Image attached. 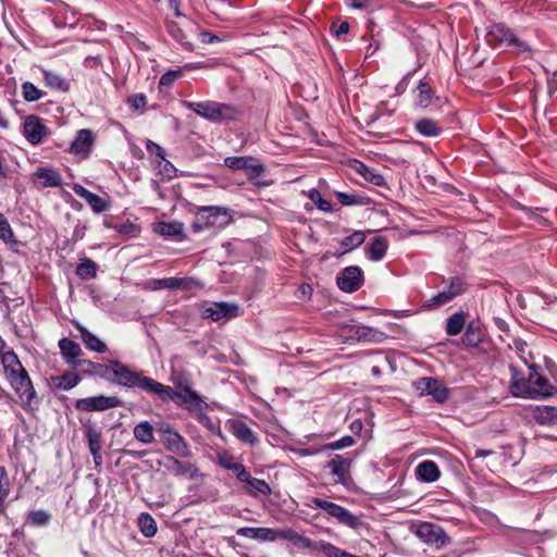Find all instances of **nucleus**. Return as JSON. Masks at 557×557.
<instances>
[{
  "label": "nucleus",
  "instance_id": "1",
  "mask_svg": "<svg viewBox=\"0 0 557 557\" xmlns=\"http://www.w3.org/2000/svg\"><path fill=\"white\" fill-rule=\"evenodd\" d=\"M111 375L109 382L127 388H138L149 395L156 396L159 383L141 371H134L119 360H111Z\"/></svg>",
  "mask_w": 557,
  "mask_h": 557
},
{
  "label": "nucleus",
  "instance_id": "2",
  "mask_svg": "<svg viewBox=\"0 0 557 557\" xmlns=\"http://www.w3.org/2000/svg\"><path fill=\"white\" fill-rule=\"evenodd\" d=\"M184 106L188 110L198 114L199 116L213 123H225L230 121H236L240 113L235 106L218 101H185Z\"/></svg>",
  "mask_w": 557,
  "mask_h": 557
},
{
  "label": "nucleus",
  "instance_id": "3",
  "mask_svg": "<svg viewBox=\"0 0 557 557\" xmlns=\"http://www.w3.org/2000/svg\"><path fill=\"white\" fill-rule=\"evenodd\" d=\"M233 221L231 210L223 207H201L195 214L191 231L200 233L210 228H223Z\"/></svg>",
  "mask_w": 557,
  "mask_h": 557
},
{
  "label": "nucleus",
  "instance_id": "4",
  "mask_svg": "<svg viewBox=\"0 0 557 557\" xmlns=\"http://www.w3.org/2000/svg\"><path fill=\"white\" fill-rule=\"evenodd\" d=\"M311 504L315 508L324 510L330 517L334 518L339 524L345 525L355 531L368 530L369 523L363 521L359 516L354 515L345 507L333 502L319 497H312Z\"/></svg>",
  "mask_w": 557,
  "mask_h": 557
},
{
  "label": "nucleus",
  "instance_id": "5",
  "mask_svg": "<svg viewBox=\"0 0 557 557\" xmlns=\"http://www.w3.org/2000/svg\"><path fill=\"white\" fill-rule=\"evenodd\" d=\"M486 44L492 48L511 47L518 52H525L530 47L520 40L512 30L503 23L491 25L485 35Z\"/></svg>",
  "mask_w": 557,
  "mask_h": 557
},
{
  "label": "nucleus",
  "instance_id": "6",
  "mask_svg": "<svg viewBox=\"0 0 557 557\" xmlns=\"http://www.w3.org/2000/svg\"><path fill=\"white\" fill-rule=\"evenodd\" d=\"M154 397L164 403L172 400L176 406L189 411L200 409L203 403L201 396L193 388L186 392H176L163 383H159Z\"/></svg>",
  "mask_w": 557,
  "mask_h": 557
},
{
  "label": "nucleus",
  "instance_id": "7",
  "mask_svg": "<svg viewBox=\"0 0 557 557\" xmlns=\"http://www.w3.org/2000/svg\"><path fill=\"white\" fill-rule=\"evenodd\" d=\"M445 282L448 283V287L426 300L424 306L428 309L438 308L448 304L456 297L465 294L469 287L467 278L461 275L451 276Z\"/></svg>",
  "mask_w": 557,
  "mask_h": 557
},
{
  "label": "nucleus",
  "instance_id": "8",
  "mask_svg": "<svg viewBox=\"0 0 557 557\" xmlns=\"http://www.w3.org/2000/svg\"><path fill=\"white\" fill-rule=\"evenodd\" d=\"M164 448L182 458H189L191 450L187 441L170 424H161L158 428Z\"/></svg>",
  "mask_w": 557,
  "mask_h": 557
},
{
  "label": "nucleus",
  "instance_id": "9",
  "mask_svg": "<svg viewBox=\"0 0 557 557\" xmlns=\"http://www.w3.org/2000/svg\"><path fill=\"white\" fill-rule=\"evenodd\" d=\"M123 401L117 396H91L79 398L75 401V409L83 412L106 411L116 407H121Z\"/></svg>",
  "mask_w": 557,
  "mask_h": 557
},
{
  "label": "nucleus",
  "instance_id": "10",
  "mask_svg": "<svg viewBox=\"0 0 557 557\" xmlns=\"http://www.w3.org/2000/svg\"><path fill=\"white\" fill-rule=\"evenodd\" d=\"M22 134L33 146H37L50 134L45 121L36 114H29L22 124Z\"/></svg>",
  "mask_w": 557,
  "mask_h": 557
},
{
  "label": "nucleus",
  "instance_id": "11",
  "mask_svg": "<svg viewBox=\"0 0 557 557\" xmlns=\"http://www.w3.org/2000/svg\"><path fill=\"white\" fill-rule=\"evenodd\" d=\"M413 386L420 396L430 395L440 404L446 403L449 398L447 386L435 377H420L413 383Z\"/></svg>",
  "mask_w": 557,
  "mask_h": 557
},
{
  "label": "nucleus",
  "instance_id": "12",
  "mask_svg": "<svg viewBox=\"0 0 557 557\" xmlns=\"http://www.w3.org/2000/svg\"><path fill=\"white\" fill-rule=\"evenodd\" d=\"M416 535L425 544L441 548L449 542V537L444 529L432 522H421Z\"/></svg>",
  "mask_w": 557,
  "mask_h": 557
},
{
  "label": "nucleus",
  "instance_id": "13",
  "mask_svg": "<svg viewBox=\"0 0 557 557\" xmlns=\"http://www.w3.org/2000/svg\"><path fill=\"white\" fill-rule=\"evenodd\" d=\"M364 283V275L361 268L349 265L342 270L336 277L338 288L345 293H355Z\"/></svg>",
  "mask_w": 557,
  "mask_h": 557
},
{
  "label": "nucleus",
  "instance_id": "14",
  "mask_svg": "<svg viewBox=\"0 0 557 557\" xmlns=\"http://www.w3.org/2000/svg\"><path fill=\"white\" fill-rule=\"evenodd\" d=\"M9 380L22 404L24 406H32L36 399V391L27 371L20 369V373L9 377Z\"/></svg>",
  "mask_w": 557,
  "mask_h": 557
},
{
  "label": "nucleus",
  "instance_id": "15",
  "mask_svg": "<svg viewBox=\"0 0 557 557\" xmlns=\"http://www.w3.org/2000/svg\"><path fill=\"white\" fill-rule=\"evenodd\" d=\"M159 465L163 466L166 471L174 476H184L194 480L200 474L197 466L188 461H182L172 455H166L159 461Z\"/></svg>",
  "mask_w": 557,
  "mask_h": 557
},
{
  "label": "nucleus",
  "instance_id": "16",
  "mask_svg": "<svg viewBox=\"0 0 557 557\" xmlns=\"http://www.w3.org/2000/svg\"><path fill=\"white\" fill-rule=\"evenodd\" d=\"M539 367L534 363L528 367L531 370V393L529 398H536L540 396H553L557 393V387L553 385L549 380L539 372Z\"/></svg>",
  "mask_w": 557,
  "mask_h": 557
},
{
  "label": "nucleus",
  "instance_id": "17",
  "mask_svg": "<svg viewBox=\"0 0 557 557\" xmlns=\"http://www.w3.org/2000/svg\"><path fill=\"white\" fill-rule=\"evenodd\" d=\"M510 391L513 396L529 398L531 391V370H528V375L520 370L517 366L510 364Z\"/></svg>",
  "mask_w": 557,
  "mask_h": 557
},
{
  "label": "nucleus",
  "instance_id": "18",
  "mask_svg": "<svg viewBox=\"0 0 557 557\" xmlns=\"http://www.w3.org/2000/svg\"><path fill=\"white\" fill-rule=\"evenodd\" d=\"M510 391L513 396L529 398L531 391V370H528V375L520 370L517 366L510 364Z\"/></svg>",
  "mask_w": 557,
  "mask_h": 557
},
{
  "label": "nucleus",
  "instance_id": "19",
  "mask_svg": "<svg viewBox=\"0 0 557 557\" xmlns=\"http://www.w3.org/2000/svg\"><path fill=\"white\" fill-rule=\"evenodd\" d=\"M96 136L89 128H82L77 131L74 140L72 141L69 151L72 154L88 157L95 146Z\"/></svg>",
  "mask_w": 557,
  "mask_h": 557
},
{
  "label": "nucleus",
  "instance_id": "20",
  "mask_svg": "<svg viewBox=\"0 0 557 557\" xmlns=\"http://www.w3.org/2000/svg\"><path fill=\"white\" fill-rule=\"evenodd\" d=\"M351 459L342 455H335L327 461L325 468L330 469L332 475L336 476V482L343 485H348L351 482Z\"/></svg>",
  "mask_w": 557,
  "mask_h": 557
},
{
  "label": "nucleus",
  "instance_id": "21",
  "mask_svg": "<svg viewBox=\"0 0 557 557\" xmlns=\"http://www.w3.org/2000/svg\"><path fill=\"white\" fill-rule=\"evenodd\" d=\"M240 314L239 307L235 304L230 302H213L212 306L208 307L203 311V318L211 319L218 322L222 319H232Z\"/></svg>",
  "mask_w": 557,
  "mask_h": 557
},
{
  "label": "nucleus",
  "instance_id": "22",
  "mask_svg": "<svg viewBox=\"0 0 557 557\" xmlns=\"http://www.w3.org/2000/svg\"><path fill=\"white\" fill-rule=\"evenodd\" d=\"M226 428L238 441L245 444L256 446L259 443L257 434L243 420L228 419Z\"/></svg>",
  "mask_w": 557,
  "mask_h": 557
},
{
  "label": "nucleus",
  "instance_id": "23",
  "mask_svg": "<svg viewBox=\"0 0 557 557\" xmlns=\"http://www.w3.org/2000/svg\"><path fill=\"white\" fill-rule=\"evenodd\" d=\"M85 437L88 443L89 451L92 455L95 467L98 469L102 465V455H101L102 434L95 426L87 425L85 428Z\"/></svg>",
  "mask_w": 557,
  "mask_h": 557
},
{
  "label": "nucleus",
  "instance_id": "24",
  "mask_svg": "<svg viewBox=\"0 0 557 557\" xmlns=\"http://www.w3.org/2000/svg\"><path fill=\"white\" fill-rule=\"evenodd\" d=\"M52 23L57 28H74L81 23V20L72 8L61 4L54 10Z\"/></svg>",
  "mask_w": 557,
  "mask_h": 557
},
{
  "label": "nucleus",
  "instance_id": "25",
  "mask_svg": "<svg viewBox=\"0 0 557 557\" xmlns=\"http://www.w3.org/2000/svg\"><path fill=\"white\" fill-rule=\"evenodd\" d=\"M59 348L65 363L71 366L72 369H75V364L83 360L79 359V357L83 355V350L81 346L74 341L67 337L61 338L59 341Z\"/></svg>",
  "mask_w": 557,
  "mask_h": 557
},
{
  "label": "nucleus",
  "instance_id": "26",
  "mask_svg": "<svg viewBox=\"0 0 557 557\" xmlns=\"http://www.w3.org/2000/svg\"><path fill=\"white\" fill-rule=\"evenodd\" d=\"M461 342L467 347H478L483 343L485 330L480 321H471L466 325Z\"/></svg>",
  "mask_w": 557,
  "mask_h": 557
},
{
  "label": "nucleus",
  "instance_id": "27",
  "mask_svg": "<svg viewBox=\"0 0 557 557\" xmlns=\"http://www.w3.org/2000/svg\"><path fill=\"white\" fill-rule=\"evenodd\" d=\"M74 370H79L83 374L86 375H98L101 379L108 381L111 375V367L98 362H94L91 360L83 359L81 362L75 364Z\"/></svg>",
  "mask_w": 557,
  "mask_h": 557
},
{
  "label": "nucleus",
  "instance_id": "28",
  "mask_svg": "<svg viewBox=\"0 0 557 557\" xmlns=\"http://www.w3.org/2000/svg\"><path fill=\"white\" fill-rule=\"evenodd\" d=\"M75 327L79 332L81 339L89 350L96 351L98 354H104L108 350L107 345L100 338L89 332L84 325L76 322Z\"/></svg>",
  "mask_w": 557,
  "mask_h": 557
},
{
  "label": "nucleus",
  "instance_id": "29",
  "mask_svg": "<svg viewBox=\"0 0 557 557\" xmlns=\"http://www.w3.org/2000/svg\"><path fill=\"white\" fill-rule=\"evenodd\" d=\"M416 475L420 481L431 483L440 479L441 471L436 462L424 460L417 466Z\"/></svg>",
  "mask_w": 557,
  "mask_h": 557
},
{
  "label": "nucleus",
  "instance_id": "30",
  "mask_svg": "<svg viewBox=\"0 0 557 557\" xmlns=\"http://www.w3.org/2000/svg\"><path fill=\"white\" fill-rule=\"evenodd\" d=\"M81 381H82L81 375L77 373L71 372V371H66L61 375H52L49 379V383L52 387L62 389V391L72 389Z\"/></svg>",
  "mask_w": 557,
  "mask_h": 557
},
{
  "label": "nucleus",
  "instance_id": "31",
  "mask_svg": "<svg viewBox=\"0 0 557 557\" xmlns=\"http://www.w3.org/2000/svg\"><path fill=\"white\" fill-rule=\"evenodd\" d=\"M414 129L424 137H438L443 133L440 122L430 117L418 120Z\"/></svg>",
  "mask_w": 557,
  "mask_h": 557
},
{
  "label": "nucleus",
  "instance_id": "32",
  "mask_svg": "<svg viewBox=\"0 0 557 557\" xmlns=\"http://www.w3.org/2000/svg\"><path fill=\"white\" fill-rule=\"evenodd\" d=\"M34 176L38 180H42V187H60L62 185L61 174L52 166L38 168Z\"/></svg>",
  "mask_w": 557,
  "mask_h": 557
},
{
  "label": "nucleus",
  "instance_id": "33",
  "mask_svg": "<svg viewBox=\"0 0 557 557\" xmlns=\"http://www.w3.org/2000/svg\"><path fill=\"white\" fill-rule=\"evenodd\" d=\"M265 172L267 168L256 158L251 160V163H249L245 171L247 180L258 188H263L270 185L268 182L260 180V176Z\"/></svg>",
  "mask_w": 557,
  "mask_h": 557
},
{
  "label": "nucleus",
  "instance_id": "34",
  "mask_svg": "<svg viewBox=\"0 0 557 557\" xmlns=\"http://www.w3.org/2000/svg\"><path fill=\"white\" fill-rule=\"evenodd\" d=\"M244 483L246 484L245 493L251 497H258L259 495L270 496L272 494L270 485L262 479L252 478L249 474L248 480Z\"/></svg>",
  "mask_w": 557,
  "mask_h": 557
},
{
  "label": "nucleus",
  "instance_id": "35",
  "mask_svg": "<svg viewBox=\"0 0 557 557\" xmlns=\"http://www.w3.org/2000/svg\"><path fill=\"white\" fill-rule=\"evenodd\" d=\"M533 418L541 425H556L557 424V407L537 406L533 410Z\"/></svg>",
  "mask_w": 557,
  "mask_h": 557
},
{
  "label": "nucleus",
  "instance_id": "36",
  "mask_svg": "<svg viewBox=\"0 0 557 557\" xmlns=\"http://www.w3.org/2000/svg\"><path fill=\"white\" fill-rule=\"evenodd\" d=\"M388 249V240L384 236H375L367 248L368 257L371 261L382 260Z\"/></svg>",
  "mask_w": 557,
  "mask_h": 557
},
{
  "label": "nucleus",
  "instance_id": "37",
  "mask_svg": "<svg viewBox=\"0 0 557 557\" xmlns=\"http://www.w3.org/2000/svg\"><path fill=\"white\" fill-rule=\"evenodd\" d=\"M1 362L8 379L20 373V369L26 370L13 350H9L2 354Z\"/></svg>",
  "mask_w": 557,
  "mask_h": 557
},
{
  "label": "nucleus",
  "instance_id": "38",
  "mask_svg": "<svg viewBox=\"0 0 557 557\" xmlns=\"http://www.w3.org/2000/svg\"><path fill=\"white\" fill-rule=\"evenodd\" d=\"M434 92L425 79H421L417 86L416 106L422 109L428 108L433 100Z\"/></svg>",
  "mask_w": 557,
  "mask_h": 557
},
{
  "label": "nucleus",
  "instance_id": "39",
  "mask_svg": "<svg viewBox=\"0 0 557 557\" xmlns=\"http://www.w3.org/2000/svg\"><path fill=\"white\" fill-rule=\"evenodd\" d=\"M466 325V313L463 311H458L453 313L446 320L445 332L449 336H456L462 332Z\"/></svg>",
  "mask_w": 557,
  "mask_h": 557
},
{
  "label": "nucleus",
  "instance_id": "40",
  "mask_svg": "<svg viewBox=\"0 0 557 557\" xmlns=\"http://www.w3.org/2000/svg\"><path fill=\"white\" fill-rule=\"evenodd\" d=\"M97 263L89 258H81L76 265L75 273L83 281H89L97 275Z\"/></svg>",
  "mask_w": 557,
  "mask_h": 557
},
{
  "label": "nucleus",
  "instance_id": "41",
  "mask_svg": "<svg viewBox=\"0 0 557 557\" xmlns=\"http://www.w3.org/2000/svg\"><path fill=\"white\" fill-rule=\"evenodd\" d=\"M42 77L45 85L51 89L61 91H69L70 89L69 82L55 72L42 70Z\"/></svg>",
  "mask_w": 557,
  "mask_h": 557
},
{
  "label": "nucleus",
  "instance_id": "42",
  "mask_svg": "<svg viewBox=\"0 0 557 557\" xmlns=\"http://www.w3.org/2000/svg\"><path fill=\"white\" fill-rule=\"evenodd\" d=\"M134 437L143 444H151L154 442L153 426L148 421H141L135 425Z\"/></svg>",
  "mask_w": 557,
  "mask_h": 557
},
{
  "label": "nucleus",
  "instance_id": "43",
  "mask_svg": "<svg viewBox=\"0 0 557 557\" xmlns=\"http://www.w3.org/2000/svg\"><path fill=\"white\" fill-rule=\"evenodd\" d=\"M0 238L12 250L18 245L14 231L2 212H0Z\"/></svg>",
  "mask_w": 557,
  "mask_h": 557
},
{
  "label": "nucleus",
  "instance_id": "44",
  "mask_svg": "<svg viewBox=\"0 0 557 557\" xmlns=\"http://www.w3.org/2000/svg\"><path fill=\"white\" fill-rule=\"evenodd\" d=\"M154 231L164 237H180L183 235L184 226L181 222H159Z\"/></svg>",
  "mask_w": 557,
  "mask_h": 557
},
{
  "label": "nucleus",
  "instance_id": "45",
  "mask_svg": "<svg viewBox=\"0 0 557 557\" xmlns=\"http://www.w3.org/2000/svg\"><path fill=\"white\" fill-rule=\"evenodd\" d=\"M366 240V234L362 231H355L352 234L346 236L342 242L341 245L345 247V249L336 253L337 257L343 256L346 252H349L350 250L360 247Z\"/></svg>",
  "mask_w": 557,
  "mask_h": 557
},
{
  "label": "nucleus",
  "instance_id": "46",
  "mask_svg": "<svg viewBox=\"0 0 557 557\" xmlns=\"http://www.w3.org/2000/svg\"><path fill=\"white\" fill-rule=\"evenodd\" d=\"M335 197L337 201L343 206H366L369 205L371 199L366 196L347 194L343 191H336Z\"/></svg>",
  "mask_w": 557,
  "mask_h": 557
},
{
  "label": "nucleus",
  "instance_id": "47",
  "mask_svg": "<svg viewBox=\"0 0 557 557\" xmlns=\"http://www.w3.org/2000/svg\"><path fill=\"white\" fill-rule=\"evenodd\" d=\"M138 527L146 537H152L157 533V522L148 512H141L138 517Z\"/></svg>",
  "mask_w": 557,
  "mask_h": 557
},
{
  "label": "nucleus",
  "instance_id": "48",
  "mask_svg": "<svg viewBox=\"0 0 557 557\" xmlns=\"http://www.w3.org/2000/svg\"><path fill=\"white\" fill-rule=\"evenodd\" d=\"M22 96L26 102H35L46 96V92L39 89L30 82H24L22 84Z\"/></svg>",
  "mask_w": 557,
  "mask_h": 557
},
{
  "label": "nucleus",
  "instance_id": "49",
  "mask_svg": "<svg viewBox=\"0 0 557 557\" xmlns=\"http://www.w3.org/2000/svg\"><path fill=\"white\" fill-rule=\"evenodd\" d=\"M51 513L39 509L33 510L27 513L26 521L27 523L34 527H44L47 525L51 521Z\"/></svg>",
  "mask_w": 557,
  "mask_h": 557
},
{
  "label": "nucleus",
  "instance_id": "50",
  "mask_svg": "<svg viewBox=\"0 0 557 557\" xmlns=\"http://www.w3.org/2000/svg\"><path fill=\"white\" fill-rule=\"evenodd\" d=\"M165 28L168 34L182 46L190 45L187 35L184 33L182 27L174 21H166Z\"/></svg>",
  "mask_w": 557,
  "mask_h": 557
},
{
  "label": "nucleus",
  "instance_id": "51",
  "mask_svg": "<svg viewBox=\"0 0 557 557\" xmlns=\"http://www.w3.org/2000/svg\"><path fill=\"white\" fill-rule=\"evenodd\" d=\"M252 159H253V157H250V156H248V157H237V156L226 157L224 159V164H225V166H227L228 169H232V170L246 171L249 163H251Z\"/></svg>",
  "mask_w": 557,
  "mask_h": 557
},
{
  "label": "nucleus",
  "instance_id": "52",
  "mask_svg": "<svg viewBox=\"0 0 557 557\" xmlns=\"http://www.w3.org/2000/svg\"><path fill=\"white\" fill-rule=\"evenodd\" d=\"M87 203L91 207L92 211L97 214L108 211L110 209V201L91 193L87 198Z\"/></svg>",
  "mask_w": 557,
  "mask_h": 557
},
{
  "label": "nucleus",
  "instance_id": "53",
  "mask_svg": "<svg viewBox=\"0 0 557 557\" xmlns=\"http://www.w3.org/2000/svg\"><path fill=\"white\" fill-rule=\"evenodd\" d=\"M307 196L321 211L330 212L332 210V203L325 200L317 188H311Z\"/></svg>",
  "mask_w": 557,
  "mask_h": 557
},
{
  "label": "nucleus",
  "instance_id": "54",
  "mask_svg": "<svg viewBox=\"0 0 557 557\" xmlns=\"http://www.w3.org/2000/svg\"><path fill=\"white\" fill-rule=\"evenodd\" d=\"M350 337L355 336L358 341L370 342L372 341L373 330L364 325H350L349 326Z\"/></svg>",
  "mask_w": 557,
  "mask_h": 557
},
{
  "label": "nucleus",
  "instance_id": "55",
  "mask_svg": "<svg viewBox=\"0 0 557 557\" xmlns=\"http://www.w3.org/2000/svg\"><path fill=\"white\" fill-rule=\"evenodd\" d=\"M278 539V530L270 528H256L255 540L261 542H274Z\"/></svg>",
  "mask_w": 557,
  "mask_h": 557
},
{
  "label": "nucleus",
  "instance_id": "56",
  "mask_svg": "<svg viewBox=\"0 0 557 557\" xmlns=\"http://www.w3.org/2000/svg\"><path fill=\"white\" fill-rule=\"evenodd\" d=\"M355 444V438L350 435H345L342 438L327 443L323 446L325 450H339L346 447H350Z\"/></svg>",
  "mask_w": 557,
  "mask_h": 557
},
{
  "label": "nucleus",
  "instance_id": "57",
  "mask_svg": "<svg viewBox=\"0 0 557 557\" xmlns=\"http://www.w3.org/2000/svg\"><path fill=\"white\" fill-rule=\"evenodd\" d=\"M87 230H88V225L86 223H83L82 221H77L71 239L66 240V244H71V250H74L75 244L85 237Z\"/></svg>",
  "mask_w": 557,
  "mask_h": 557
},
{
  "label": "nucleus",
  "instance_id": "58",
  "mask_svg": "<svg viewBox=\"0 0 557 557\" xmlns=\"http://www.w3.org/2000/svg\"><path fill=\"white\" fill-rule=\"evenodd\" d=\"M364 181L368 183L379 186V187H387V183L384 178V176L380 173L379 170L374 168H370L369 172L366 173L363 176Z\"/></svg>",
  "mask_w": 557,
  "mask_h": 557
},
{
  "label": "nucleus",
  "instance_id": "59",
  "mask_svg": "<svg viewBox=\"0 0 557 557\" xmlns=\"http://www.w3.org/2000/svg\"><path fill=\"white\" fill-rule=\"evenodd\" d=\"M146 149L151 157L156 158V162L158 164H161L162 161H165V151L160 145L148 139L146 143Z\"/></svg>",
  "mask_w": 557,
  "mask_h": 557
},
{
  "label": "nucleus",
  "instance_id": "60",
  "mask_svg": "<svg viewBox=\"0 0 557 557\" xmlns=\"http://www.w3.org/2000/svg\"><path fill=\"white\" fill-rule=\"evenodd\" d=\"M216 462L220 467L226 470H232L234 466L237 463V461H235L234 456L226 450L216 454Z\"/></svg>",
  "mask_w": 557,
  "mask_h": 557
},
{
  "label": "nucleus",
  "instance_id": "61",
  "mask_svg": "<svg viewBox=\"0 0 557 557\" xmlns=\"http://www.w3.org/2000/svg\"><path fill=\"white\" fill-rule=\"evenodd\" d=\"M127 104L135 111L144 112L147 104V97L144 94H135L127 98Z\"/></svg>",
  "mask_w": 557,
  "mask_h": 557
},
{
  "label": "nucleus",
  "instance_id": "62",
  "mask_svg": "<svg viewBox=\"0 0 557 557\" xmlns=\"http://www.w3.org/2000/svg\"><path fill=\"white\" fill-rule=\"evenodd\" d=\"M182 75V70H170L160 77L159 84L160 86L171 87Z\"/></svg>",
  "mask_w": 557,
  "mask_h": 557
},
{
  "label": "nucleus",
  "instance_id": "63",
  "mask_svg": "<svg viewBox=\"0 0 557 557\" xmlns=\"http://www.w3.org/2000/svg\"><path fill=\"white\" fill-rule=\"evenodd\" d=\"M350 25L348 22L343 21L341 23L333 22L330 27V32L337 38L346 35L349 32Z\"/></svg>",
  "mask_w": 557,
  "mask_h": 557
},
{
  "label": "nucleus",
  "instance_id": "64",
  "mask_svg": "<svg viewBox=\"0 0 557 557\" xmlns=\"http://www.w3.org/2000/svg\"><path fill=\"white\" fill-rule=\"evenodd\" d=\"M173 384L176 387V392H186L191 388V381L184 374H178L174 377Z\"/></svg>",
  "mask_w": 557,
  "mask_h": 557
}]
</instances>
